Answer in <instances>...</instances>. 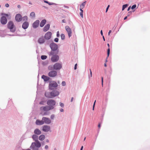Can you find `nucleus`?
<instances>
[{"label": "nucleus", "mask_w": 150, "mask_h": 150, "mask_svg": "<svg viewBox=\"0 0 150 150\" xmlns=\"http://www.w3.org/2000/svg\"><path fill=\"white\" fill-rule=\"evenodd\" d=\"M111 32V30H110L109 31V32H108V35H110V33Z\"/></svg>", "instance_id": "obj_52"}, {"label": "nucleus", "mask_w": 150, "mask_h": 150, "mask_svg": "<svg viewBox=\"0 0 150 150\" xmlns=\"http://www.w3.org/2000/svg\"><path fill=\"white\" fill-rule=\"evenodd\" d=\"M42 130L45 132H48L50 130V128L48 125H44L42 127Z\"/></svg>", "instance_id": "obj_16"}, {"label": "nucleus", "mask_w": 150, "mask_h": 150, "mask_svg": "<svg viewBox=\"0 0 150 150\" xmlns=\"http://www.w3.org/2000/svg\"><path fill=\"white\" fill-rule=\"evenodd\" d=\"M107 45H108V47H109V48L108 49V51H107V54H108L107 57H108L109 55L110 54V48H109L110 45H109V44L108 43Z\"/></svg>", "instance_id": "obj_31"}, {"label": "nucleus", "mask_w": 150, "mask_h": 150, "mask_svg": "<svg viewBox=\"0 0 150 150\" xmlns=\"http://www.w3.org/2000/svg\"><path fill=\"white\" fill-rule=\"evenodd\" d=\"M53 68L54 69L59 70L62 68V65L60 63H57L53 65Z\"/></svg>", "instance_id": "obj_8"}, {"label": "nucleus", "mask_w": 150, "mask_h": 150, "mask_svg": "<svg viewBox=\"0 0 150 150\" xmlns=\"http://www.w3.org/2000/svg\"><path fill=\"white\" fill-rule=\"evenodd\" d=\"M45 96L48 98H52L51 92H46L45 94Z\"/></svg>", "instance_id": "obj_21"}, {"label": "nucleus", "mask_w": 150, "mask_h": 150, "mask_svg": "<svg viewBox=\"0 0 150 150\" xmlns=\"http://www.w3.org/2000/svg\"><path fill=\"white\" fill-rule=\"evenodd\" d=\"M101 126V123H99L98 125V127L99 128H100Z\"/></svg>", "instance_id": "obj_50"}, {"label": "nucleus", "mask_w": 150, "mask_h": 150, "mask_svg": "<svg viewBox=\"0 0 150 150\" xmlns=\"http://www.w3.org/2000/svg\"><path fill=\"white\" fill-rule=\"evenodd\" d=\"M50 27V25L48 24L45 25L43 28V31L46 32L49 30Z\"/></svg>", "instance_id": "obj_20"}, {"label": "nucleus", "mask_w": 150, "mask_h": 150, "mask_svg": "<svg viewBox=\"0 0 150 150\" xmlns=\"http://www.w3.org/2000/svg\"><path fill=\"white\" fill-rule=\"evenodd\" d=\"M32 138L35 141H38V136L36 135H33L32 136Z\"/></svg>", "instance_id": "obj_27"}, {"label": "nucleus", "mask_w": 150, "mask_h": 150, "mask_svg": "<svg viewBox=\"0 0 150 150\" xmlns=\"http://www.w3.org/2000/svg\"><path fill=\"white\" fill-rule=\"evenodd\" d=\"M96 102V100H95L93 106V110H94V107H95Z\"/></svg>", "instance_id": "obj_44"}, {"label": "nucleus", "mask_w": 150, "mask_h": 150, "mask_svg": "<svg viewBox=\"0 0 150 150\" xmlns=\"http://www.w3.org/2000/svg\"><path fill=\"white\" fill-rule=\"evenodd\" d=\"M110 7V5H108V6H107V8H106V12H107L108 11V10L109 8Z\"/></svg>", "instance_id": "obj_46"}, {"label": "nucleus", "mask_w": 150, "mask_h": 150, "mask_svg": "<svg viewBox=\"0 0 150 150\" xmlns=\"http://www.w3.org/2000/svg\"><path fill=\"white\" fill-rule=\"evenodd\" d=\"M90 76H91V77H92V71H91V69H90Z\"/></svg>", "instance_id": "obj_47"}, {"label": "nucleus", "mask_w": 150, "mask_h": 150, "mask_svg": "<svg viewBox=\"0 0 150 150\" xmlns=\"http://www.w3.org/2000/svg\"><path fill=\"white\" fill-rule=\"evenodd\" d=\"M47 115V113L46 112H45L43 114V115Z\"/></svg>", "instance_id": "obj_58"}, {"label": "nucleus", "mask_w": 150, "mask_h": 150, "mask_svg": "<svg viewBox=\"0 0 150 150\" xmlns=\"http://www.w3.org/2000/svg\"><path fill=\"white\" fill-rule=\"evenodd\" d=\"M41 77L42 79H44L45 81H47L50 79V78L49 77L44 75H42Z\"/></svg>", "instance_id": "obj_23"}, {"label": "nucleus", "mask_w": 150, "mask_h": 150, "mask_svg": "<svg viewBox=\"0 0 150 150\" xmlns=\"http://www.w3.org/2000/svg\"><path fill=\"white\" fill-rule=\"evenodd\" d=\"M73 97H72L71 98V102L73 101Z\"/></svg>", "instance_id": "obj_59"}, {"label": "nucleus", "mask_w": 150, "mask_h": 150, "mask_svg": "<svg viewBox=\"0 0 150 150\" xmlns=\"http://www.w3.org/2000/svg\"><path fill=\"white\" fill-rule=\"evenodd\" d=\"M35 123L37 125H42L44 124V122L42 119L41 120H37L36 121Z\"/></svg>", "instance_id": "obj_19"}, {"label": "nucleus", "mask_w": 150, "mask_h": 150, "mask_svg": "<svg viewBox=\"0 0 150 150\" xmlns=\"http://www.w3.org/2000/svg\"><path fill=\"white\" fill-rule=\"evenodd\" d=\"M102 79V85H103V77H101Z\"/></svg>", "instance_id": "obj_53"}, {"label": "nucleus", "mask_w": 150, "mask_h": 150, "mask_svg": "<svg viewBox=\"0 0 150 150\" xmlns=\"http://www.w3.org/2000/svg\"><path fill=\"white\" fill-rule=\"evenodd\" d=\"M5 6L6 7H8L9 6V5L8 4H6L5 5Z\"/></svg>", "instance_id": "obj_49"}, {"label": "nucleus", "mask_w": 150, "mask_h": 150, "mask_svg": "<svg viewBox=\"0 0 150 150\" xmlns=\"http://www.w3.org/2000/svg\"><path fill=\"white\" fill-rule=\"evenodd\" d=\"M57 54H54L53 55H50V53H49L50 56L52 55L51 58V60L53 62H55L58 61L59 59V57L57 55Z\"/></svg>", "instance_id": "obj_5"}, {"label": "nucleus", "mask_w": 150, "mask_h": 150, "mask_svg": "<svg viewBox=\"0 0 150 150\" xmlns=\"http://www.w3.org/2000/svg\"><path fill=\"white\" fill-rule=\"evenodd\" d=\"M77 64H76L75 65V66H74V69L75 70L76 69H77Z\"/></svg>", "instance_id": "obj_48"}, {"label": "nucleus", "mask_w": 150, "mask_h": 150, "mask_svg": "<svg viewBox=\"0 0 150 150\" xmlns=\"http://www.w3.org/2000/svg\"><path fill=\"white\" fill-rule=\"evenodd\" d=\"M86 1H85L83 2L80 6V9H82L84 7Z\"/></svg>", "instance_id": "obj_26"}, {"label": "nucleus", "mask_w": 150, "mask_h": 150, "mask_svg": "<svg viewBox=\"0 0 150 150\" xmlns=\"http://www.w3.org/2000/svg\"><path fill=\"white\" fill-rule=\"evenodd\" d=\"M128 6V4H126L123 5L122 8V10L123 11L124 10V9L127 7Z\"/></svg>", "instance_id": "obj_33"}, {"label": "nucleus", "mask_w": 150, "mask_h": 150, "mask_svg": "<svg viewBox=\"0 0 150 150\" xmlns=\"http://www.w3.org/2000/svg\"><path fill=\"white\" fill-rule=\"evenodd\" d=\"M38 41L39 43L42 44L45 42V40L43 37H41L39 38Z\"/></svg>", "instance_id": "obj_22"}, {"label": "nucleus", "mask_w": 150, "mask_h": 150, "mask_svg": "<svg viewBox=\"0 0 150 150\" xmlns=\"http://www.w3.org/2000/svg\"><path fill=\"white\" fill-rule=\"evenodd\" d=\"M131 8V6H129L128 8L127 11H129L130 9Z\"/></svg>", "instance_id": "obj_54"}, {"label": "nucleus", "mask_w": 150, "mask_h": 150, "mask_svg": "<svg viewBox=\"0 0 150 150\" xmlns=\"http://www.w3.org/2000/svg\"><path fill=\"white\" fill-rule=\"evenodd\" d=\"M127 16H126L125 17V18H124V20H126L127 19Z\"/></svg>", "instance_id": "obj_61"}, {"label": "nucleus", "mask_w": 150, "mask_h": 150, "mask_svg": "<svg viewBox=\"0 0 150 150\" xmlns=\"http://www.w3.org/2000/svg\"><path fill=\"white\" fill-rule=\"evenodd\" d=\"M4 16H5L6 17H8L9 16V15L7 14H4Z\"/></svg>", "instance_id": "obj_42"}, {"label": "nucleus", "mask_w": 150, "mask_h": 150, "mask_svg": "<svg viewBox=\"0 0 150 150\" xmlns=\"http://www.w3.org/2000/svg\"><path fill=\"white\" fill-rule=\"evenodd\" d=\"M62 22L63 23H65V19H63L62 20Z\"/></svg>", "instance_id": "obj_57"}, {"label": "nucleus", "mask_w": 150, "mask_h": 150, "mask_svg": "<svg viewBox=\"0 0 150 150\" xmlns=\"http://www.w3.org/2000/svg\"><path fill=\"white\" fill-rule=\"evenodd\" d=\"M65 29L68 34L69 37L70 38L72 35V32L71 29L68 26H66L65 27Z\"/></svg>", "instance_id": "obj_11"}, {"label": "nucleus", "mask_w": 150, "mask_h": 150, "mask_svg": "<svg viewBox=\"0 0 150 150\" xmlns=\"http://www.w3.org/2000/svg\"><path fill=\"white\" fill-rule=\"evenodd\" d=\"M54 117V115H51L50 118L52 119H53Z\"/></svg>", "instance_id": "obj_41"}, {"label": "nucleus", "mask_w": 150, "mask_h": 150, "mask_svg": "<svg viewBox=\"0 0 150 150\" xmlns=\"http://www.w3.org/2000/svg\"><path fill=\"white\" fill-rule=\"evenodd\" d=\"M28 23L27 21H25L23 23L22 25V27L24 29H26L28 28Z\"/></svg>", "instance_id": "obj_18"}, {"label": "nucleus", "mask_w": 150, "mask_h": 150, "mask_svg": "<svg viewBox=\"0 0 150 150\" xmlns=\"http://www.w3.org/2000/svg\"><path fill=\"white\" fill-rule=\"evenodd\" d=\"M50 46L52 50L50 52V55L58 54L59 50H58V46L57 44L53 42L50 44Z\"/></svg>", "instance_id": "obj_1"}, {"label": "nucleus", "mask_w": 150, "mask_h": 150, "mask_svg": "<svg viewBox=\"0 0 150 150\" xmlns=\"http://www.w3.org/2000/svg\"><path fill=\"white\" fill-rule=\"evenodd\" d=\"M104 66L105 67H107V65L106 63L104 64Z\"/></svg>", "instance_id": "obj_60"}, {"label": "nucleus", "mask_w": 150, "mask_h": 150, "mask_svg": "<svg viewBox=\"0 0 150 150\" xmlns=\"http://www.w3.org/2000/svg\"><path fill=\"white\" fill-rule=\"evenodd\" d=\"M81 12H80V16H81V17L82 18H83V11L82 10V9H80Z\"/></svg>", "instance_id": "obj_30"}, {"label": "nucleus", "mask_w": 150, "mask_h": 150, "mask_svg": "<svg viewBox=\"0 0 150 150\" xmlns=\"http://www.w3.org/2000/svg\"><path fill=\"white\" fill-rule=\"evenodd\" d=\"M15 19L17 22H20L22 21V17L21 14H18L16 16Z\"/></svg>", "instance_id": "obj_15"}, {"label": "nucleus", "mask_w": 150, "mask_h": 150, "mask_svg": "<svg viewBox=\"0 0 150 150\" xmlns=\"http://www.w3.org/2000/svg\"><path fill=\"white\" fill-rule=\"evenodd\" d=\"M17 6H18V8H20L21 7L20 5H18Z\"/></svg>", "instance_id": "obj_62"}, {"label": "nucleus", "mask_w": 150, "mask_h": 150, "mask_svg": "<svg viewBox=\"0 0 150 150\" xmlns=\"http://www.w3.org/2000/svg\"><path fill=\"white\" fill-rule=\"evenodd\" d=\"M62 84L63 86H65L66 85V82L64 81H63L62 82Z\"/></svg>", "instance_id": "obj_38"}, {"label": "nucleus", "mask_w": 150, "mask_h": 150, "mask_svg": "<svg viewBox=\"0 0 150 150\" xmlns=\"http://www.w3.org/2000/svg\"><path fill=\"white\" fill-rule=\"evenodd\" d=\"M47 103L48 105H49V106L54 107L56 104V102L54 100L50 99L47 100Z\"/></svg>", "instance_id": "obj_6"}, {"label": "nucleus", "mask_w": 150, "mask_h": 150, "mask_svg": "<svg viewBox=\"0 0 150 150\" xmlns=\"http://www.w3.org/2000/svg\"><path fill=\"white\" fill-rule=\"evenodd\" d=\"M7 19L5 16H2L1 18V22L3 25H5L7 23Z\"/></svg>", "instance_id": "obj_14"}, {"label": "nucleus", "mask_w": 150, "mask_h": 150, "mask_svg": "<svg viewBox=\"0 0 150 150\" xmlns=\"http://www.w3.org/2000/svg\"><path fill=\"white\" fill-rule=\"evenodd\" d=\"M61 38L62 40H64L65 39V36L64 34H61Z\"/></svg>", "instance_id": "obj_35"}, {"label": "nucleus", "mask_w": 150, "mask_h": 150, "mask_svg": "<svg viewBox=\"0 0 150 150\" xmlns=\"http://www.w3.org/2000/svg\"><path fill=\"white\" fill-rule=\"evenodd\" d=\"M42 121L44 122V123L46 124H50L51 123V120L48 118L43 117L42 118Z\"/></svg>", "instance_id": "obj_9"}, {"label": "nucleus", "mask_w": 150, "mask_h": 150, "mask_svg": "<svg viewBox=\"0 0 150 150\" xmlns=\"http://www.w3.org/2000/svg\"><path fill=\"white\" fill-rule=\"evenodd\" d=\"M28 20V17L27 16H25L22 18V21H26Z\"/></svg>", "instance_id": "obj_29"}, {"label": "nucleus", "mask_w": 150, "mask_h": 150, "mask_svg": "<svg viewBox=\"0 0 150 150\" xmlns=\"http://www.w3.org/2000/svg\"><path fill=\"white\" fill-rule=\"evenodd\" d=\"M136 6H136V4L134 5L131 7V9H134V8H135L136 7Z\"/></svg>", "instance_id": "obj_37"}, {"label": "nucleus", "mask_w": 150, "mask_h": 150, "mask_svg": "<svg viewBox=\"0 0 150 150\" xmlns=\"http://www.w3.org/2000/svg\"><path fill=\"white\" fill-rule=\"evenodd\" d=\"M35 142H33L30 146V148L34 150H38V147H40L41 144L38 141H35Z\"/></svg>", "instance_id": "obj_2"}, {"label": "nucleus", "mask_w": 150, "mask_h": 150, "mask_svg": "<svg viewBox=\"0 0 150 150\" xmlns=\"http://www.w3.org/2000/svg\"><path fill=\"white\" fill-rule=\"evenodd\" d=\"M103 38L104 41H105V38H104V37L103 36Z\"/></svg>", "instance_id": "obj_63"}, {"label": "nucleus", "mask_w": 150, "mask_h": 150, "mask_svg": "<svg viewBox=\"0 0 150 150\" xmlns=\"http://www.w3.org/2000/svg\"><path fill=\"white\" fill-rule=\"evenodd\" d=\"M100 33L102 35H103V33L102 30H101L100 31Z\"/></svg>", "instance_id": "obj_56"}, {"label": "nucleus", "mask_w": 150, "mask_h": 150, "mask_svg": "<svg viewBox=\"0 0 150 150\" xmlns=\"http://www.w3.org/2000/svg\"><path fill=\"white\" fill-rule=\"evenodd\" d=\"M57 86V83L54 81H52L49 84V88L51 90H52L53 88L56 87Z\"/></svg>", "instance_id": "obj_7"}, {"label": "nucleus", "mask_w": 150, "mask_h": 150, "mask_svg": "<svg viewBox=\"0 0 150 150\" xmlns=\"http://www.w3.org/2000/svg\"><path fill=\"white\" fill-rule=\"evenodd\" d=\"M57 36L58 37H59L60 36L59 32V31H57Z\"/></svg>", "instance_id": "obj_40"}, {"label": "nucleus", "mask_w": 150, "mask_h": 150, "mask_svg": "<svg viewBox=\"0 0 150 150\" xmlns=\"http://www.w3.org/2000/svg\"><path fill=\"white\" fill-rule=\"evenodd\" d=\"M34 133L35 134L40 135L41 133V132L40 130L38 129H35L34 131Z\"/></svg>", "instance_id": "obj_24"}, {"label": "nucleus", "mask_w": 150, "mask_h": 150, "mask_svg": "<svg viewBox=\"0 0 150 150\" xmlns=\"http://www.w3.org/2000/svg\"><path fill=\"white\" fill-rule=\"evenodd\" d=\"M54 41L56 42H57L58 41V38H55L54 39Z\"/></svg>", "instance_id": "obj_43"}, {"label": "nucleus", "mask_w": 150, "mask_h": 150, "mask_svg": "<svg viewBox=\"0 0 150 150\" xmlns=\"http://www.w3.org/2000/svg\"><path fill=\"white\" fill-rule=\"evenodd\" d=\"M30 16H35V13L34 12H32L30 13Z\"/></svg>", "instance_id": "obj_36"}, {"label": "nucleus", "mask_w": 150, "mask_h": 150, "mask_svg": "<svg viewBox=\"0 0 150 150\" xmlns=\"http://www.w3.org/2000/svg\"><path fill=\"white\" fill-rule=\"evenodd\" d=\"M47 56L46 55H42L41 57V59L42 60L46 59L47 58Z\"/></svg>", "instance_id": "obj_34"}, {"label": "nucleus", "mask_w": 150, "mask_h": 150, "mask_svg": "<svg viewBox=\"0 0 150 150\" xmlns=\"http://www.w3.org/2000/svg\"><path fill=\"white\" fill-rule=\"evenodd\" d=\"M8 28L10 29V31L13 32L15 31L16 28L13 22L10 21L7 24Z\"/></svg>", "instance_id": "obj_3"}, {"label": "nucleus", "mask_w": 150, "mask_h": 150, "mask_svg": "<svg viewBox=\"0 0 150 150\" xmlns=\"http://www.w3.org/2000/svg\"><path fill=\"white\" fill-rule=\"evenodd\" d=\"M48 148V146L47 145H46L45 146V148L46 149H47Z\"/></svg>", "instance_id": "obj_51"}, {"label": "nucleus", "mask_w": 150, "mask_h": 150, "mask_svg": "<svg viewBox=\"0 0 150 150\" xmlns=\"http://www.w3.org/2000/svg\"><path fill=\"white\" fill-rule=\"evenodd\" d=\"M60 111L61 112H63L64 111V110L63 109H60Z\"/></svg>", "instance_id": "obj_55"}, {"label": "nucleus", "mask_w": 150, "mask_h": 150, "mask_svg": "<svg viewBox=\"0 0 150 150\" xmlns=\"http://www.w3.org/2000/svg\"><path fill=\"white\" fill-rule=\"evenodd\" d=\"M44 101H41L40 102V104H41V105H44Z\"/></svg>", "instance_id": "obj_45"}, {"label": "nucleus", "mask_w": 150, "mask_h": 150, "mask_svg": "<svg viewBox=\"0 0 150 150\" xmlns=\"http://www.w3.org/2000/svg\"><path fill=\"white\" fill-rule=\"evenodd\" d=\"M46 21L45 20H43L40 22V26L41 27H43L45 24Z\"/></svg>", "instance_id": "obj_25"}, {"label": "nucleus", "mask_w": 150, "mask_h": 150, "mask_svg": "<svg viewBox=\"0 0 150 150\" xmlns=\"http://www.w3.org/2000/svg\"><path fill=\"white\" fill-rule=\"evenodd\" d=\"M44 2L45 3L48 4L50 5H53L54 4L53 3H50V2H48V1H45V0L44 1Z\"/></svg>", "instance_id": "obj_32"}, {"label": "nucleus", "mask_w": 150, "mask_h": 150, "mask_svg": "<svg viewBox=\"0 0 150 150\" xmlns=\"http://www.w3.org/2000/svg\"><path fill=\"white\" fill-rule=\"evenodd\" d=\"M45 138V136L44 135H40L39 137V139L40 140H43Z\"/></svg>", "instance_id": "obj_28"}, {"label": "nucleus", "mask_w": 150, "mask_h": 150, "mask_svg": "<svg viewBox=\"0 0 150 150\" xmlns=\"http://www.w3.org/2000/svg\"><path fill=\"white\" fill-rule=\"evenodd\" d=\"M40 23L39 20H37L33 24V27L34 28H37L39 25Z\"/></svg>", "instance_id": "obj_17"}, {"label": "nucleus", "mask_w": 150, "mask_h": 150, "mask_svg": "<svg viewBox=\"0 0 150 150\" xmlns=\"http://www.w3.org/2000/svg\"><path fill=\"white\" fill-rule=\"evenodd\" d=\"M52 98L58 96L59 94V92L56 90H54L51 92Z\"/></svg>", "instance_id": "obj_12"}, {"label": "nucleus", "mask_w": 150, "mask_h": 150, "mask_svg": "<svg viewBox=\"0 0 150 150\" xmlns=\"http://www.w3.org/2000/svg\"><path fill=\"white\" fill-rule=\"evenodd\" d=\"M52 33L51 32L48 31L47 32L45 35L44 38L46 40L50 39L52 36Z\"/></svg>", "instance_id": "obj_13"}, {"label": "nucleus", "mask_w": 150, "mask_h": 150, "mask_svg": "<svg viewBox=\"0 0 150 150\" xmlns=\"http://www.w3.org/2000/svg\"><path fill=\"white\" fill-rule=\"evenodd\" d=\"M83 149V146H82L81 148L80 149V150H82Z\"/></svg>", "instance_id": "obj_64"}, {"label": "nucleus", "mask_w": 150, "mask_h": 150, "mask_svg": "<svg viewBox=\"0 0 150 150\" xmlns=\"http://www.w3.org/2000/svg\"><path fill=\"white\" fill-rule=\"evenodd\" d=\"M57 74V73L56 71H52L49 72L48 75L50 77H53L56 76Z\"/></svg>", "instance_id": "obj_10"}, {"label": "nucleus", "mask_w": 150, "mask_h": 150, "mask_svg": "<svg viewBox=\"0 0 150 150\" xmlns=\"http://www.w3.org/2000/svg\"><path fill=\"white\" fill-rule=\"evenodd\" d=\"M54 108V107L52 106H42L40 108V111H47L50 110H51L53 109Z\"/></svg>", "instance_id": "obj_4"}, {"label": "nucleus", "mask_w": 150, "mask_h": 150, "mask_svg": "<svg viewBox=\"0 0 150 150\" xmlns=\"http://www.w3.org/2000/svg\"><path fill=\"white\" fill-rule=\"evenodd\" d=\"M60 105L62 107H63L64 106V104L63 103L60 102L59 103Z\"/></svg>", "instance_id": "obj_39"}]
</instances>
